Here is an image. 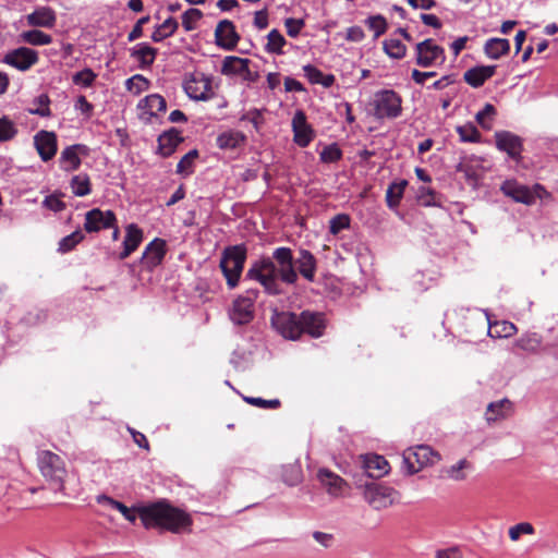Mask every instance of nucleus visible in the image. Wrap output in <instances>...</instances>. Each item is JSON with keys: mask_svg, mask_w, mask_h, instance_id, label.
<instances>
[{"mask_svg": "<svg viewBox=\"0 0 558 558\" xmlns=\"http://www.w3.org/2000/svg\"><path fill=\"white\" fill-rule=\"evenodd\" d=\"M258 296V290H247L245 295H240L233 302L230 311V319L233 324L247 325L254 318V303Z\"/></svg>", "mask_w": 558, "mask_h": 558, "instance_id": "obj_10", "label": "nucleus"}, {"mask_svg": "<svg viewBox=\"0 0 558 558\" xmlns=\"http://www.w3.org/2000/svg\"><path fill=\"white\" fill-rule=\"evenodd\" d=\"M512 410V403L508 399H502L497 402H490L487 407L486 420L495 422L500 418H506Z\"/></svg>", "mask_w": 558, "mask_h": 558, "instance_id": "obj_36", "label": "nucleus"}, {"mask_svg": "<svg viewBox=\"0 0 558 558\" xmlns=\"http://www.w3.org/2000/svg\"><path fill=\"white\" fill-rule=\"evenodd\" d=\"M203 17V13L198 9H189L182 14V26L186 32L196 28V23Z\"/></svg>", "mask_w": 558, "mask_h": 558, "instance_id": "obj_56", "label": "nucleus"}, {"mask_svg": "<svg viewBox=\"0 0 558 558\" xmlns=\"http://www.w3.org/2000/svg\"><path fill=\"white\" fill-rule=\"evenodd\" d=\"M19 133L16 123L7 116L0 117V143L10 142Z\"/></svg>", "mask_w": 558, "mask_h": 558, "instance_id": "obj_45", "label": "nucleus"}, {"mask_svg": "<svg viewBox=\"0 0 558 558\" xmlns=\"http://www.w3.org/2000/svg\"><path fill=\"white\" fill-rule=\"evenodd\" d=\"M245 402L248 404L263 408V409H277L280 407V400L279 399H271L266 400L263 398H256V397H245Z\"/></svg>", "mask_w": 558, "mask_h": 558, "instance_id": "obj_60", "label": "nucleus"}, {"mask_svg": "<svg viewBox=\"0 0 558 558\" xmlns=\"http://www.w3.org/2000/svg\"><path fill=\"white\" fill-rule=\"evenodd\" d=\"M483 161L482 157L471 155L463 157L456 166V171L462 173L466 183L474 190L478 187L482 179Z\"/></svg>", "mask_w": 558, "mask_h": 558, "instance_id": "obj_15", "label": "nucleus"}, {"mask_svg": "<svg viewBox=\"0 0 558 558\" xmlns=\"http://www.w3.org/2000/svg\"><path fill=\"white\" fill-rule=\"evenodd\" d=\"M240 40L234 24L229 20L220 21L215 29V44L225 49L233 50Z\"/></svg>", "mask_w": 558, "mask_h": 558, "instance_id": "obj_19", "label": "nucleus"}, {"mask_svg": "<svg viewBox=\"0 0 558 558\" xmlns=\"http://www.w3.org/2000/svg\"><path fill=\"white\" fill-rule=\"evenodd\" d=\"M304 25H305V22L303 19L288 17L284 20V26L287 29V34H288V36H290L292 38H296L300 35Z\"/></svg>", "mask_w": 558, "mask_h": 558, "instance_id": "obj_58", "label": "nucleus"}, {"mask_svg": "<svg viewBox=\"0 0 558 558\" xmlns=\"http://www.w3.org/2000/svg\"><path fill=\"white\" fill-rule=\"evenodd\" d=\"M34 145L41 160L49 161L58 150L57 135L54 132L41 130L34 136Z\"/></svg>", "mask_w": 558, "mask_h": 558, "instance_id": "obj_20", "label": "nucleus"}, {"mask_svg": "<svg viewBox=\"0 0 558 558\" xmlns=\"http://www.w3.org/2000/svg\"><path fill=\"white\" fill-rule=\"evenodd\" d=\"M343 153L337 143L325 145L319 151V160L323 163H335L341 160Z\"/></svg>", "mask_w": 558, "mask_h": 558, "instance_id": "obj_46", "label": "nucleus"}, {"mask_svg": "<svg viewBox=\"0 0 558 558\" xmlns=\"http://www.w3.org/2000/svg\"><path fill=\"white\" fill-rule=\"evenodd\" d=\"M303 72L311 84H319L326 88L331 87L336 81L333 74H324L318 68L312 64L304 65Z\"/></svg>", "mask_w": 558, "mask_h": 558, "instance_id": "obj_35", "label": "nucleus"}, {"mask_svg": "<svg viewBox=\"0 0 558 558\" xmlns=\"http://www.w3.org/2000/svg\"><path fill=\"white\" fill-rule=\"evenodd\" d=\"M117 217L112 210L93 208L85 214L84 229L88 233L99 232L114 227Z\"/></svg>", "mask_w": 558, "mask_h": 558, "instance_id": "obj_16", "label": "nucleus"}, {"mask_svg": "<svg viewBox=\"0 0 558 558\" xmlns=\"http://www.w3.org/2000/svg\"><path fill=\"white\" fill-rule=\"evenodd\" d=\"M37 464L51 489L54 492L62 490L68 474L64 460L50 450H40L37 452Z\"/></svg>", "mask_w": 558, "mask_h": 558, "instance_id": "obj_3", "label": "nucleus"}, {"mask_svg": "<svg viewBox=\"0 0 558 558\" xmlns=\"http://www.w3.org/2000/svg\"><path fill=\"white\" fill-rule=\"evenodd\" d=\"M441 459L440 454L428 445H418L408 448L403 452V469L412 475L423 468L434 465Z\"/></svg>", "mask_w": 558, "mask_h": 558, "instance_id": "obj_5", "label": "nucleus"}, {"mask_svg": "<svg viewBox=\"0 0 558 558\" xmlns=\"http://www.w3.org/2000/svg\"><path fill=\"white\" fill-rule=\"evenodd\" d=\"M534 527L529 522L518 523L509 529V537L511 541H518L522 534H533Z\"/></svg>", "mask_w": 558, "mask_h": 558, "instance_id": "obj_59", "label": "nucleus"}, {"mask_svg": "<svg viewBox=\"0 0 558 558\" xmlns=\"http://www.w3.org/2000/svg\"><path fill=\"white\" fill-rule=\"evenodd\" d=\"M384 51L392 59L400 60L407 54V46L397 38H389L383 43Z\"/></svg>", "mask_w": 558, "mask_h": 558, "instance_id": "obj_44", "label": "nucleus"}, {"mask_svg": "<svg viewBox=\"0 0 558 558\" xmlns=\"http://www.w3.org/2000/svg\"><path fill=\"white\" fill-rule=\"evenodd\" d=\"M43 206L54 213H60L64 210L66 207L65 203L62 202L60 197L56 194L46 196L43 201Z\"/></svg>", "mask_w": 558, "mask_h": 558, "instance_id": "obj_61", "label": "nucleus"}, {"mask_svg": "<svg viewBox=\"0 0 558 558\" xmlns=\"http://www.w3.org/2000/svg\"><path fill=\"white\" fill-rule=\"evenodd\" d=\"M496 114L497 110L495 106L487 102L483 109L476 113L475 120L484 130H490L493 128V120Z\"/></svg>", "mask_w": 558, "mask_h": 558, "instance_id": "obj_48", "label": "nucleus"}, {"mask_svg": "<svg viewBox=\"0 0 558 558\" xmlns=\"http://www.w3.org/2000/svg\"><path fill=\"white\" fill-rule=\"evenodd\" d=\"M318 478L329 495L339 497L343 494L347 483L339 475L327 469H320L318 471Z\"/></svg>", "mask_w": 558, "mask_h": 558, "instance_id": "obj_30", "label": "nucleus"}, {"mask_svg": "<svg viewBox=\"0 0 558 558\" xmlns=\"http://www.w3.org/2000/svg\"><path fill=\"white\" fill-rule=\"evenodd\" d=\"M89 147L84 144H73L62 149L59 157L60 169L64 172H74L82 165V157L89 155Z\"/></svg>", "mask_w": 558, "mask_h": 558, "instance_id": "obj_14", "label": "nucleus"}, {"mask_svg": "<svg viewBox=\"0 0 558 558\" xmlns=\"http://www.w3.org/2000/svg\"><path fill=\"white\" fill-rule=\"evenodd\" d=\"M363 469L368 477L378 478L389 472V463L383 456L365 454L363 458Z\"/></svg>", "mask_w": 558, "mask_h": 558, "instance_id": "obj_27", "label": "nucleus"}, {"mask_svg": "<svg viewBox=\"0 0 558 558\" xmlns=\"http://www.w3.org/2000/svg\"><path fill=\"white\" fill-rule=\"evenodd\" d=\"M150 20L149 15L141 17L129 33L128 40L134 41L143 36V25L148 23Z\"/></svg>", "mask_w": 558, "mask_h": 558, "instance_id": "obj_62", "label": "nucleus"}, {"mask_svg": "<svg viewBox=\"0 0 558 558\" xmlns=\"http://www.w3.org/2000/svg\"><path fill=\"white\" fill-rule=\"evenodd\" d=\"M301 337L306 335L317 339L324 336L327 328V318L324 313L304 310L300 313Z\"/></svg>", "mask_w": 558, "mask_h": 558, "instance_id": "obj_12", "label": "nucleus"}, {"mask_svg": "<svg viewBox=\"0 0 558 558\" xmlns=\"http://www.w3.org/2000/svg\"><path fill=\"white\" fill-rule=\"evenodd\" d=\"M22 41L33 46H45L52 43V37L39 29H31L20 35Z\"/></svg>", "mask_w": 558, "mask_h": 558, "instance_id": "obj_43", "label": "nucleus"}, {"mask_svg": "<svg viewBox=\"0 0 558 558\" xmlns=\"http://www.w3.org/2000/svg\"><path fill=\"white\" fill-rule=\"evenodd\" d=\"M72 193L77 197H83L92 193L90 178L87 173H78L72 177L70 181Z\"/></svg>", "mask_w": 558, "mask_h": 558, "instance_id": "obj_39", "label": "nucleus"}, {"mask_svg": "<svg viewBox=\"0 0 558 558\" xmlns=\"http://www.w3.org/2000/svg\"><path fill=\"white\" fill-rule=\"evenodd\" d=\"M287 44L283 35L276 28L271 29L267 35V44L265 46V51L272 54H282L283 46Z\"/></svg>", "mask_w": 558, "mask_h": 558, "instance_id": "obj_41", "label": "nucleus"}, {"mask_svg": "<svg viewBox=\"0 0 558 558\" xmlns=\"http://www.w3.org/2000/svg\"><path fill=\"white\" fill-rule=\"evenodd\" d=\"M446 61L445 49L434 39L427 38L415 45V62L418 66L441 65Z\"/></svg>", "mask_w": 558, "mask_h": 558, "instance_id": "obj_8", "label": "nucleus"}, {"mask_svg": "<svg viewBox=\"0 0 558 558\" xmlns=\"http://www.w3.org/2000/svg\"><path fill=\"white\" fill-rule=\"evenodd\" d=\"M497 65H476L464 72L463 80L471 87L480 88L495 75Z\"/></svg>", "mask_w": 558, "mask_h": 558, "instance_id": "obj_24", "label": "nucleus"}, {"mask_svg": "<svg viewBox=\"0 0 558 558\" xmlns=\"http://www.w3.org/2000/svg\"><path fill=\"white\" fill-rule=\"evenodd\" d=\"M407 184L408 182L405 180H400L398 182H392L388 186L386 192V202L388 207L393 208L399 205Z\"/></svg>", "mask_w": 558, "mask_h": 558, "instance_id": "obj_42", "label": "nucleus"}, {"mask_svg": "<svg viewBox=\"0 0 558 558\" xmlns=\"http://www.w3.org/2000/svg\"><path fill=\"white\" fill-rule=\"evenodd\" d=\"M143 241V230L135 223H130L125 228V236L123 240V250L119 254V259L128 258L137 250Z\"/></svg>", "mask_w": 558, "mask_h": 558, "instance_id": "obj_25", "label": "nucleus"}, {"mask_svg": "<svg viewBox=\"0 0 558 558\" xmlns=\"http://www.w3.org/2000/svg\"><path fill=\"white\" fill-rule=\"evenodd\" d=\"M542 345V337L536 333H524L514 342V348L527 353H536Z\"/></svg>", "mask_w": 558, "mask_h": 558, "instance_id": "obj_38", "label": "nucleus"}, {"mask_svg": "<svg viewBox=\"0 0 558 558\" xmlns=\"http://www.w3.org/2000/svg\"><path fill=\"white\" fill-rule=\"evenodd\" d=\"M500 191L507 196L512 198L515 203L531 205L535 202V195L526 186L515 180H506L500 186Z\"/></svg>", "mask_w": 558, "mask_h": 558, "instance_id": "obj_22", "label": "nucleus"}, {"mask_svg": "<svg viewBox=\"0 0 558 558\" xmlns=\"http://www.w3.org/2000/svg\"><path fill=\"white\" fill-rule=\"evenodd\" d=\"M50 99L48 95L40 94L33 100V107L28 108L31 114L39 117H50L51 110L49 108Z\"/></svg>", "mask_w": 558, "mask_h": 558, "instance_id": "obj_51", "label": "nucleus"}, {"mask_svg": "<svg viewBox=\"0 0 558 558\" xmlns=\"http://www.w3.org/2000/svg\"><path fill=\"white\" fill-rule=\"evenodd\" d=\"M271 327L284 339H301L300 313L274 310L270 317Z\"/></svg>", "mask_w": 558, "mask_h": 558, "instance_id": "obj_7", "label": "nucleus"}, {"mask_svg": "<svg viewBox=\"0 0 558 558\" xmlns=\"http://www.w3.org/2000/svg\"><path fill=\"white\" fill-rule=\"evenodd\" d=\"M197 157V149H192L186 153L177 165V173L184 177L192 174L194 172V163Z\"/></svg>", "mask_w": 558, "mask_h": 558, "instance_id": "obj_49", "label": "nucleus"}, {"mask_svg": "<svg viewBox=\"0 0 558 558\" xmlns=\"http://www.w3.org/2000/svg\"><path fill=\"white\" fill-rule=\"evenodd\" d=\"M26 20L31 26L51 28L57 22V16L50 7H39L29 13Z\"/></svg>", "mask_w": 558, "mask_h": 558, "instance_id": "obj_29", "label": "nucleus"}, {"mask_svg": "<svg viewBox=\"0 0 558 558\" xmlns=\"http://www.w3.org/2000/svg\"><path fill=\"white\" fill-rule=\"evenodd\" d=\"M397 497L398 493L392 487L374 482L365 484L364 499L375 510L390 507L396 502Z\"/></svg>", "mask_w": 558, "mask_h": 558, "instance_id": "obj_9", "label": "nucleus"}, {"mask_svg": "<svg viewBox=\"0 0 558 558\" xmlns=\"http://www.w3.org/2000/svg\"><path fill=\"white\" fill-rule=\"evenodd\" d=\"M84 233L77 229L73 231L71 234L62 238L59 241L58 252L61 254H65L71 252L78 243L84 240Z\"/></svg>", "mask_w": 558, "mask_h": 558, "instance_id": "obj_47", "label": "nucleus"}, {"mask_svg": "<svg viewBox=\"0 0 558 558\" xmlns=\"http://www.w3.org/2000/svg\"><path fill=\"white\" fill-rule=\"evenodd\" d=\"M148 87L149 81L142 74H135L125 81V88L135 95L148 89Z\"/></svg>", "mask_w": 558, "mask_h": 558, "instance_id": "obj_52", "label": "nucleus"}, {"mask_svg": "<svg viewBox=\"0 0 558 558\" xmlns=\"http://www.w3.org/2000/svg\"><path fill=\"white\" fill-rule=\"evenodd\" d=\"M245 141L246 136L242 132L229 130L217 136L216 144L220 149H234L243 145Z\"/></svg>", "mask_w": 558, "mask_h": 558, "instance_id": "obj_34", "label": "nucleus"}, {"mask_svg": "<svg viewBox=\"0 0 558 558\" xmlns=\"http://www.w3.org/2000/svg\"><path fill=\"white\" fill-rule=\"evenodd\" d=\"M496 147L500 151L507 153V155L513 160L521 159V153L523 150V144L520 136L509 131H498L495 133Z\"/></svg>", "mask_w": 558, "mask_h": 558, "instance_id": "obj_17", "label": "nucleus"}, {"mask_svg": "<svg viewBox=\"0 0 558 558\" xmlns=\"http://www.w3.org/2000/svg\"><path fill=\"white\" fill-rule=\"evenodd\" d=\"M158 50L147 43H140L130 49V57L138 62L142 70L149 69L157 57Z\"/></svg>", "mask_w": 558, "mask_h": 558, "instance_id": "obj_26", "label": "nucleus"}, {"mask_svg": "<svg viewBox=\"0 0 558 558\" xmlns=\"http://www.w3.org/2000/svg\"><path fill=\"white\" fill-rule=\"evenodd\" d=\"M245 277L260 283L269 295L283 293L280 282L295 284L299 279L292 250L286 246L275 248L271 257L255 260L247 269Z\"/></svg>", "mask_w": 558, "mask_h": 558, "instance_id": "obj_1", "label": "nucleus"}, {"mask_svg": "<svg viewBox=\"0 0 558 558\" xmlns=\"http://www.w3.org/2000/svg\"><path fill=\"white\" fill-rule=\"evenodd\" d=\"M472 464L466 459H461L458 461V463L451 465L449 469H447L446 473L448 477L454 481H463L466 475L463 472L465 469H471Z\"/></svg>", "mask_w": 558, "mask_h": 558, "instance_id": "obj_57", "label": "nucleus"}, {"mask_svg": "<svg viewBox=\"0 0 558 558\" xmlns=\"http://www.w3.org/2000/svg\"><path fill=\"white\" fill-rule=\"evenodd\" d=\"M247 250L244 244L228 246L220 259V269L229 289H234L240 280L246 260Z\"/></svg>", "mask_w": 558, "mask_h": 558, "instance_id": "obj_4", "label": "nucleus"}, {"mask_svg": "<svg viewBox=\"0 0 558 558\" xmlns=\"http://www.w3.org/2000/svg\"><path fill=\"white\" fill-rule=\"evenodd\" d=\"M114 509L118 510L119 512H121V514L124 517V519L131 523H134L136 521V519L138 518L136 507L130 509L124 504L119 501L118 504H116Z\"/></svg>", "mask_w": 558, "mask_h": 558, "instance_id": "obj_63", "label": "nucleus"}, {"mask_svg": "<svg viewBox=\"0 0 558 558\" xmlns=\"http://www.w3.org/2000/svg\"><path fill=\"white\" fill-rule=\"evenodd\" d=\"M372 106L377 119H397L402 113V97L393 89H381L374 94Z\"/></svg>", "mask_w": 558, "mask_h": 558, "instance_id": "obj_6", "label": "nucleus"}, {"mask_svg": "<svg viewBox=\"0 0 558 558\" xmlns=\"http://www.w3.org/2000/svg\"><path fill=\"white\" fill-rule=\"evenodd\" d=\"M184 92L193 100H209L214 96L211 77L203 72H194L185 80Z\"/></svg>", "mask_w": 558, "mask_h": 558, "instance_id": "obj_11", "label": "nucleus"}, {"mask_svg": "<svg viewBox=\"0 0 558 558\" xmlns=\"http://www.w3.org/2000/svg\"><path fill=\"white\" fill-rule=\"evenodd\" d=\"M416 199L424 207L441 206V195L429 186H420L416 191Z\"/></svg>", "mask_w": 558, "mask_h": 558, "instance_id": "obj_37", "label": "nucleus"}, {"mask_svg": "<svg viewBox=\"0 0 558 558\" xmlns=\"http://www.w3.org/2000/svg\"><path fill=\"white\" fill-rule=\"evenodd\" d=\"M365 24L371 31L374 32L375 38H378L383 34H385L388 27L386 19L380 14L368 16L365 20Z\"/></svg>", "mask_w": 558, "mask_h": 558, "instance_id": "obj_53", "label": "nucleus"}, {"mask_svg": "<svg viewBox=\"0 0 558 558\" xmlns=\"http://www.w3.org/2000/svg\"><path fill=\"white\" fill-rule=\"evenodd\" d=\"M39 60L38 52L27 47H19L8 51L3 62L19 71L25 72L35 65Z\"/></svg>", "mask_w": 558, "mask_h": 558, "instance_id": "obj_13", "label": "nucleus"}, {"mask_svg": "<svg viewBox=\"0 0 558 558\" xmlns=\"http://www.w3.org/2000/svg\"><path fill=\"white\" fill-rule=\"evenodd\" d=\"M167 253V243L165 240L156 238L145 247L142 254V264L153 270L159 266Z\"/></svg>", "mask_w": 558, "mask_h": 558, "instance_id": "obj_21", "label": "nucleus"}, {"mask_svg": "<svg viewBox=\"0 0 558 558\" xmlns=\"http://www.w3.org/2000/svg\"><path fill=\"white\" fill-rule=\"evenodd\" d=\"M293 141L296 145L304 148L310 145L314 138V130L307 123L306 114L303 110H298L292 118Z\"/></svg>", "mask_w": 558, "mask_h": 558, "instance_id": "obj_18", "label": "nucleus"}, {"mask_svg": "<svg viewBox=\"0 0 558 558\" xmlns=\"http://www.w3.org/2000/svg\"><path fill=\"white\" fill-rule=\"evenodd\" d=\"M365 38L364 31L361 26H351L347 29L345 39L352 43H360Z\"/></svg>", "mask_w": 558, "mask_h": 558, "instance_id": "obj_64", "label": "nucleus"}, {"mask_svg": "<svg viewBox=\"0 0 558 558\" xmlns=\"http://www.w3.org/2000/svg\"><path fill=\"white\" fill-rule=\"evenodd\" d=\"M145 529L168 531L174 534L191 531L193 520L184 510L172 506L167 499L136 507Z\"/></svg>", "mask_w": 558, "mask_h": 558, "instance_id": "obj_2", "label": "nucleus"}, {"mask_svg": "<svg viewBox=\"0 0 558 558\" xmlns=\"http://www.w3.org/2000/svg\"><path fill=\"white\" fill-rule=\"evenodd\" d=\"M485 56L490 60H499L510 51V41L506 38H488L483 47Z\"/></svg>", "mask_w": 558, "mask_h": 558, "instance_id": "obj_31", "label": "nucleus"}, {"mask_svg": "<svg viewBox=\"0 0 558 558\" xmlns=\"http://www.w3.org/2000/svg\"><path fill=\"white\" fill-rule=\"evenodd\" d=\"M97 78V74L89 68H85L84 70L76 72L72 76V82L75 85L82 87H90Z\"/></svg>", "mask_w": 558, "mask_h": 558, "instance_id": "obj_54", "label": "nucleus"}, {"mask_svg": "<svg viewBox=\"0 0 558 558\" xmlns=\"http://www.w3.org/2000/svg\"><path fill=\"white\" fill-rule=\"evenodd\" d=\"M250 60L240 57L228 56L223 59L221 73L225 75L250 74Z\"/></svg>", "mask_w": 558, "mask_h": 558, "instance_id": "obj_33", "label": "nucleus"}, {"mask_svg": "<svg viewBox=\"0 0 558 558\" xmlns=\"http://www.w3.org/2000/svg\"><path fill=\"white\" fill-rule=\"evenodd\" d=\"M296 266L298 275L300 274L304 279L310 282L315 281V275L317 270L316 257L305 248L299 251V256L294 259V267Z\"/></svg>", "mask_w": 558, "mask_h": 558, "instance_id": "obj_23", "label": "nucleus"}, {"mask_svg": "<svg viewBox=\"0 0 558 558\" xmlns=\"http://www.w3.org/2000/svg\"><path fill=\"white\" fill-rule=\"evenodd\" d=\"M457 133L459 134L460 141L464 143H478L481 140V133L476 129V126L469 122L463 125H458L456 128Z\"/></svg>", "mask_w": 558, "mask_h": 558, "instance_id": "obj_50", "label": "nucleus"}, {"mask_svg": "<svg viewBox=\"0 0 558 558\" xmlns=\"http://www.w3.org/2000/svg\"><path fill=\"white\" fill-rule=\"evenodd\" d=\"M137 108L143 113L150 117H156L158 112H163L167 109L166 99L159 94H150L140 100Z\"/></svg>", "mask_w": 558, "mask_h": 558, "instance_id": "obj_32", "label": "nucleus"}, {"mask_svg": "<svg viewBox=\"0 0 558 558\" xmlns=\"http://www.w3.org/2000/svg\"><path fill=\"white\" fill-rule=\"evenodd\" d=\"M178 27V21L170 16L155 28L151 34V40L155 43H160L163 39L172 36L177 32Z\"/></svg>", "mask_w": 558, "mask_h": 558, "instance_id": "obj_40", "label": "nucleus"}, {"mask_svg": "<svg viewBox=\"0 0 558 558\" xmlns=\"http://www.w3.org/2000/svg\"><path fill=\"white\" fill-rule=\"evenodd\" d=\"M350 216L347 214H338L332 217L329 221V232L333 235H337L342 230L350 228Z\"/></svg>", "mask_w": 558, "mask_h": 558, "instance_id": "obj_55", "label": "nucleus"}, {"mask_svg": "<svg viewBox=\"0 0 558 558\" xmlns=\"http://www.w3.org/2000/svg\"><path fill=\"white\" fill-rule=\"evenodd\" d=\"M158 153L162 157L171 156L179 144L183 142L181 133L175 128L165 131L158 136Z\"/></svg>", "mask_w": 558, "mask_h": 558, "instance_id": "obj_28", "label": "nucleus"}]
</instances>
